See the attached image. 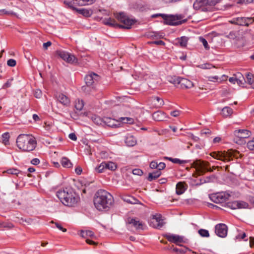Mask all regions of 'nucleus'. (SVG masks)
I'll return each mask as SVG.
<instances>
[{"instance_id":"nucleus-62","label":"nucleus","mask_w":254,"mask_h":254,"mask_svg":"<svg viewBox=\"0 0 254 254\" xmlns=\"http://www.w3.org/2000/svg\"><path fill=\"white\" fill-rule=\"evenodd\" d=\"M158 166H157V170H159L160 171L164 169L166 167V165L164 162H160L159 164H158Z\"/></svg>"},{"instance_id":"nucleus-56","label":"nucleus","mask_w":254,"mask_h":254,"mask_svg":"<svg viewBox=\"0 0 254 254\" xmlns=\"http://www.w3.org/2000/svg\"><path fill=\"white\" fill-rule=\"evenodd\" d=\"M16 61L14 59H9L7 62V64L10 67H13L16 65Z\"/></svg>"},{"instance_id":"nucleus-20","label":"nucleus","mask_w":254,"mask_h":254,"mask_svg":"<svg viewBox=\"0 0 254 254\" xmlns=\"http://www.w3.org/2000/svg\"><path fill=\"white\" fill-rule=\"evenodd\" d=\"M187 188L188 185L185 182H179L176 185V193L179 195L183 194Z\"/></svg>"},{"instance_id":"nucleus-38","label":"nucleus","mask_w":254,"mask_h":254,"mask_svg":"<svg viewBox=\"0 0 254 254\" xmlns=\"http://www.w3.org/2000/svg\"><path fill=\"white\" fill-rule=\"evenodd\" d=\"M165 158L166 159H168L169 161H171L172 162H173L174 163H176V164H181L185 163L186 162V161H185V160H180L178 158H173L171 157H165Z\"/></svg>"},{"instance_id":"nucleus-15","label":"nucleus","mask_w":254,"mask_h":254,"mask_svg":"<svg viewBox=\"0 0 254 254\" xmlns=\"http://www.w3.org/2000/svg\"><path fill=\"white\" fill-rule=\"evenodd\" d=\"M167 240L171 243L178 244L183 242V237L173 234H165L164 235Z\"/></svg>"},{"instance_id":"nucleus-33","label":"nucleus","mask_w":254,"mask_h":254,"mask_svg":"<svg viewBox=\"0 0 254 254\" xmlns=\"http://www.w3.org/2000/svg\"><path fill=\"white\" fill-rule=\"evenodd\" d=\"M66 62L69 64H76L78 63V59L73 55L69 54Z\"/></svg>"},{"instance_id":"nucleus-60","label":"nucleus","mask_w":254,"mask_h":254,"mask_svg":"<svg viewBox=\"0 0 254 254\" xmlns=\"http://www.w3.org/2000/svg\"><path fill=\"white\" fill-rule=\"evenodd\" d=\"M149 43L151 44H154L157 45H165V43L162 40H158V41H154L151 42H149Z\"/></svg>"},{"instance_id":"nucleus-37","label":"nucleus","mask_w":254,"mask_h":254,"mask_svg":"<svg viewBox=\"0 0 254 254\" xmlns=\"http://www.w3.org/2000/svg\"><path fill=\"white\" fill-rule=\"evenodd\" d=\"M79 0H64V3L70 8H73V4H78Z\"/></svg>"},{"instance_id":"nucleus-5","label":"nucleus","mask_w":254,"mask_h":254,"mask_svg":"<svg viewBox=\"0 0 254 254\" xmlns=\"http://www.w3.org/2000/svg\"><path fill=\"white\" fill-rule=\"evenodd\" d=\"M209 162L201 160H196L192 163V167L195 169L196 176H201L207 172H212L213 170L209 168Z\"/></svg>"},{"instance_id":"nucleus-27","label":"nucleus","mask_w":254,"mask_h":254,"mask_svg":"<svg viewBox=\"0 0 254 254\" xmlns=\"http://www.w3.org/2000/svg\"><path fill=\"white\" fill-rule=\"evenodd\" d=\"M61 163L64 167L71 168L72 166V164L70 161L66 157L62 158Z\"/></svg>"},{"instance_id":"nucleus-8","label":"nucleus","mask_w":254,"mask_h":254,"mask_svg":"<svg viewBox=\"0 0 254 254\" xmlns=\"http://www.w3.org/2000/svg\"><path fill=\"white\" fill-rule=\"evenodd\" d=\"M231 194L228 191L220 192L212 194L211 200L215 203H222L228 200Z\"/></svg>"},{"instance_id":"nucleus-17","label":"nucleus","mask_w":254,"mask_h":254,"mask_svg":"<svg viewBox=\"0 0 254 254\" xmlns=\"http://www.w3.org/2000/svg\"><path fill=\"white\" fill-rule=\"evenodd\" d=\"M234 133L237 138H246L250 136L251 132L247 129H239L235 130Z\"/></svg>"},{"instance_id":"nucleus-16","label":"nucleus","mask_w":254,"mask_h":254,"mask_svg":"<svg viewBox=\"0 0 254 254\" xmlns=\"http://www.w3.org/2000/svg\"><path fill=\"white\" fill-rule=\"evenodd\" d=\"M57 100L65 106H68L70 104L69 99L63 93H58L56 95Z\"/></svg>"},{"instance_id":"nucleus-23","label":"nucleus","mask_w":254,"mask_h":254,"mask_svg":"<svg viewBox=\"0 0 254 254\" xmlns=\"http://www.w3.org/2000/svg\"><path fill=\"white\" fill-rule=\"evenodd\" d=\"M161 175V172L159 170H156L152 173H150L148 174L147 180L149 182H151L154 180L157 179Z\"/></svg>"},{"instance_id":"nucleus-42","label":"nucleus","mask_w":254,"mask_h":254,"mask_svg":"<svg viewBox=\"0 0 254 254\" xmlns=\"http://www.w3.org/2000/svg\"><path fill=\"white\" fill-rule=\"evenodd\" d=\"M94 89V87L92 86H83L81 87V90L85 93L89 94L92 90Z\"/></svg>"},{"instance_id":"nucleus-35","label":"nucleus","mask_w":254,"mask_h":254,"mask_svg":"<svg viewBox=\"0 0 254 254\" xmlns=\"http://www.w3.org/2000/svg\"><path fill=\"white\" fill-rule=\"evenodd\" d=\"M120 122L125 124H131L134 123V120L133 118L128 117H121L119 119Z\"/></svg>"},{"instance_id":"nucleus-34","label":"nucleus","mask_w":254,"mask_h":254,"mask_svg":"<svg viewBox=\"0 0 254 254\" xmlns=\"http://www.w3.org/2000/svg\"><path fill=\"white\" fill-rule=\"evenodd\" d=\"M181 77L174 76L173 77H171L169 78L168 81L173 84H174L175 86H179L180 84Z\"/></svg>"},{"instance_id":"nucleus-55","label":"nucleus","mask_w":254,"mask_h":254,"mask_svg":"<svg viewBox=\"0 0 254 254\" xmlns=\"http://www.w3.org/2000/svg\"><path fill=\"white\" fill-rule=\"evenodd\" d=\"M107 120H108V121H106L105 122L107 123V125L108 126L111 127H117V126L116 124H114L112 123L113 121H114V120H112V119L110 118V119H107Z\"/></svg>"},{"instance_id":"nucleus-43","label":"nucleus","mask_w":254,"mask_h":254,"mask_svg":"<svg viewBox=\"0 0 254 254\" xmlns=\"http://www.w3.org/2000/svg\"><path fill=\"white\" fill-rule=\"evenodd\" d=\"M238 209L248 208L249 204L243 201H237Z\"/></svg>"},{"instance_id":"nucleus-10","label":"nucleus","mask_w":254,"mask_h":254,"mask_svg":"<svg viewBox=\"0 0 254 254\" xmlns=\"http://www.w3.org/2000/svg\"><path fill=\"white\" fill-rule=\"evenodd\" d=\"M127 227H134L136 230H143V224L137 218L128 217L126 221Z\"/></svg>"},{"instance_id":"nucleus-18","label":"nucleus","mask_w":254,"mask_h":254,"mask_svg":"<svg viewBox=\"0 0 254 254\" xmlns=\"http://www.w3.org/2000/svg\"><path fill=\"white\" fill-rule=\"evenodd\" d=\"M179 82V85L182 88L189 89L194 86L193 83L187 78L181 77L180 81Z\"/></svg>"},{"instance_id":"nucleus-45","label":"nucleus","mask_w":254,"mask_h":254,"mask_svg":"<svg viewBox=\"0 0 254 254\" xmlns=\"http://www.w3.org/2000/svg\"><path fill=\"white\" fill-rule=\"evenodd\" d=\"M198 234L202 237H209V234L208 231L205 229H201L198 230Z\"/></svg>"},{"instance_id":"nucleus-46","label":"nucleus","mask_w":254,"mask_h":254,"mask_svg":"<svg viewBox=\"0 0 254 254\" xmlns=\"http://www.w3.org/2000/svg\"><path fill=\"white\" fill-rule=\"evenodd\" d=\"M199 41L202 42L203 46L204 47L205 49L206 50H208L209 49V45L208 44V43L205 39L202 37H200L199 38Z\"/></svg>"},{"instance_id":"nucleus-3","label":"nucleus","mask_w":254,"mask_h":254,"mask_svg":"<svg viewBox=\"0 0 254 254\" xmlns=\"http://www.w3.org/2000/svg\"><path fill=\"white\" fill-rule=\"evenodd\" d=\"M16 144L20 149L23 151L29 152L35 148L37 142L30 135L20 134L17 138Z\"/></svg>"},{"instance_id":"nucleus-57","label":"nucleus","mask_w":254,"mask_h":254,"mask_svg":"<svg viewBox=\"0 0 254 254\" xmlns=\"http://www.w3.org/2000/svg\"><path fill=\"white\" fill-rule=\"evenodd\" d=\"M34 96L37 98H40L42 96V91L40 89H36L34 92Z\"/></svg>"},{"instance_id":"nucleus-58","label":"nucleus","mask_w":254,"mask_h":254,"mask_svg":"<svg viewBox=\"0 0 254 254\" xmlns=\"http://www.w3.org/2000/svg\"><path fill=\"white\" fill-rule=\"evenodd\" d=\"M245 138H237L236 139V143L239 144H243L246 143Z\"/></svg>"},{"instance_id":"nucleus-11","label":"nucleus","mask_w":254,"mask_h":254,"mask_svg":"<svg viewBox=\"0 0 254 254\" xmlns=\"http://www.w3.org/2000/svg\"><path fill=\"white\" fill-rule=\"evenodd\" d=\"M228 231V227L226 225L223 223L217 224L215 227V232L216 234L221 238L226 237Z\"/></svg>"},{"instance_id":"nucleus-30","label":"nucleus","mask_w":254,"mask_h":254,"mask_svg":"<svg viewBox=\"0 0 254 254\" xmlns=\"http://www.w3.org/2000/svg\"><path fill=\"white\" fill-rule=\"evenodd\" d=\"M236 44L238 47H243L246 44V40L244 37L238 36L236 41Z\"/></svg>"},{"instance_id":"nucleus-39","label":"nucleus","mask_w":254,"mask_h":254,"mask_svg":"<svg viewBox=\"0 0 254 254\" xmlns=\"http://www.w3.org/2000/svg\"><path fill=\"white\" fill-rule=\"evenodd\" d=\"M122 198L124 201L131 204L135 203V201L136 200L133 197L130 196H123Z\"/></svg>"},{"instance_id":"nucleus-61","label":"nucleus","mask_w":254,"mask_h":254,"mask_svg":"<svg viewBox=\"0 0 254 254\" xmlns=\"http://www.w3.org/2000/svg\"><path fill=\"white\" fill-rule=\"evenodd\" d=\"M158 166V163L155 161H152L150 163V167L151 169H156Z\"/></svg>"},{"instance_id":"nucleus-25","label":"nucleus","mask_w":254,"mask_h":254,"mask_svg":"<svg viewBox=\"0 0 254 254\" xmlns=\"http://www.w3.org/2000/svg\"><path fill=\"white\" fill-rule=\"evenodd\" d=\"M125 143L128 146H133L136 143V139L132 135H128L125 139Z\"/></svg>"},{"instance_id":"nucleus-64","label":"nucleus","mask_w":254,"mask_h":254,"mask_svg":"<svg viewBox=\"0 0 254 254\" xmlns=\"http://www.w3.org/2000/svg\"><path fill=\"white\" fill-rule=\"evenodd\" d=\"M234 76H235V77H236V80H238V79H244V78L243 75L241 73L239 72L235 74H234Z\"/></svg>"},{"instance_id":"nucleus-51","label":"nucleus","mask_w":254,"mask_h":254,"mask_svg":"<svg viewBox=\"0 0 254 254\" xmlns=\"http://www.w3.org/2000/svg\"><path fill=\"white\" fill-rule=\"evenodd\" d=\"M94 0H79L78 4L81 5H86L91 4Z\"/></svg>"},{"instance_id":"nucleus-2","label":"nucleus","mask_w":254,"mask_h":254,"mask_svg":"<svg viewBox=\"0 0 254 254\" xmlns=\"http://www.w3.org/2000/svg\"><path fill=\"white\" fill-rule=\"evenodd\" d=\"M57 196L65 206H74L79 201L80 198L71 188H65L57 192Z\"/></svg>"},{"instance_id":"nucleus-26","label":"nucleus","mask_w":254,"mask_h":254,"mask_svg":"<svg viewBox=\"0 0 254 254\" xmlns=\"http://www.w3.org/2000/svg\"><path fill=\"white\" fill-rule=\"evenodd\" d=\"M103 22L105 25H108L113 27H118V23L116 22L115 19L111 18L105 19Z\"/></svg>"},{"instance_id":"nucleus-12","label":"nucleus","mask_w":254,"mask_h":254,"mask_svg":"<svg viewBox=\"0 0 254 254\" xmlns=\"http://www.w3.org/2000/svg\"><path fill=\"white\" fill-rule=\"evenodd\" d=\"M165 223L163 222L160 215H155L153 216L151 225L153 227L160 229L164 225Z\"/></svg>"},{"instance_id":"nucleus-48","label":"nucleus","mask_w":254,"mask_h":254,"mask_svg":"<svg viewBox=\"0 0 254 254\" xmlns=\"http://www.w3.org/2000/svg\"><path fill=\"white\" fill-rule=\"evenodd\" d=\"M215 179V176L214 175H211L210 176H208L206 177L203 183H210V182H213Z\"/></svg>"},{"instance_id":"nucleus-59","label":"nucleus","mask_w":254,"mask_h":254,"mask_svg":"<svg viewBox=\"0 0 254 254\" xmlns=\"http://www.w3.org/2000/svg\"><path fill=\"white\" fill-rule=\"evenodd\" d=\"M238 37V36H236L235 33L234 32H230V33L227 35L228 38L233 39H236V40H237Z\"/></svg>"},{"instance_id":"nucleus-4","label":"nucleus","mask_w":254,"mask_h":254,"mask_svg":"<svg viewBox=\"0 0 254 254\" xmlns=\"http://www.w3.org/2000/svg\"><path fill=\"white\" fill-rule=\"evenodd\" d=\"M158 16L162 17L164 20V23L167 25L177 26L186 23L188 19L185 18V15L183 14L176 15H167L165 14L158 13L152 15V18Z\"/></svg>"},{"instance_id":"nucleus-7","label":"nucleus","mask_w":254,"mask_h":254,"mask_svg":"<svg viewBox=\"0 0 254 254\" xmlns=\"http://www.w3.org/2000/svg\"><path fill=\"white\" fill-rule=\"evenodd\" d=\"M116 18L123 24H118V27L120 28H124L129 29L131 28V26L136 21L135 19H130L123 12H119L116 15Z\"/></svg>"},{"instance_id":"nucleus-50","label":"nucleus","mask_w":254,"mask_h":254,"mask_svg":"<svg viewBox=\"0 0 254 254\" xmlns=\"http://www.w3.org/2000/svg\"><path fill=\"white\" fill-rule=\"evenodd\" d=\"M247 82L251 85H252L254 82V77L253 75L250 73L247 74Z\"/></svg>"},{"instance_id":"nucleus-32","label":"nucleus","mask_w":254,"mask_h":254,"mask_svg":"<svg viewBox=\"0 0 254 254\" xmlns=\"http://www.w3.org/2000/svg\"><path fill=\"white\" fill-rule=\"evenodd\" d=\"M188 39H189L188 37L186 36H182L181 38H178V43L181 47H185L187 45Z\"/></svg>"},{"instance_id":"nucleus-21","label":"nucleus","mask_w":254,"mask_h":254,"mask_svg":"<svg viewBox=\"0 0 254 254\" xmlns=\"http://www.w3.org/2000/svg\"><path fill=\"white\" fill-rule=\"evenodd\" d=\"M166 117L165 114L160 111L155 112L152 114L153 119L156 121H163Z\"/></svg>"},{"instance_id":"nucleus-22","label":"nucleus","mask_w":254,"mask_h":254,"mask_svg":"<svg viewBox=\"0 0 254 254\" xmlns=\"http://www.w3.org/2000/svg\"><path fill=\"white\" fill-rule=\"evenodd\" d=\"M80 236L85 239L88 238V237L93 239L96 237L94 232L90 230H81Z\"/></svg>"},{"instance_id":"nucleus-49","label":"nucleus","mask_w":254,"mask_h":254,"mask_svg":"<svg viewBox=\"0 0 254 254\" xmlns=\"http://www.w3.org/2000/svg\"><path fill=\"white\" fill-rule=\"evenodd\" d=\"M96 171L98 173H102L103 171L106 169L105 166H104V162H102L100 164L99 166L95 168Z\"/></svg>"},{"instance_id":"nucleus-14","label":"nucleus","mask_w":254,"mask_h":254,"mask_svg":"<svg viewBox=\"0 0 254 254\" xmlns=\"http://www.w3.org/2000/svg\"><path fill=\"white\" fill-rule=\"evenodd\" d=\"M210 155L213 158L223 161H227V155L226 151H217L212 152L210 153Z\"/></svg>"},{"instance_id":"nucleus-52","label":"nucleus","mask_w":254,"mask_h":254,"mask_svg":"<svg viewBox=\"0 0 254 254\" xmlns=\"http://www.w3.org/2000/svg\"><path fill=\"white\" fill-rule=\"evenodd\" d=\"M50 223L55 224L56 227L57 228H58L59 230L62 231L63 232H66V229L65 228H63L60 224L57 223V222H54L53 221H51Z\"/></svg>"},{"instance_id":"nucleus-28","label":"nucleus","mask_w":254,"mask_h":254,"mask_svg":"<svg viewBox=\"0 0 254 254\" xmlns=\"http://www.w3.org/2000/svg\"><path fill=\"white\" fill-rule=\"evenodd\" d=\"M56 54L63 60L67 61L69 53L64 51L59 50L56 52Z\"/></svg>"},{"instance_id":"nucleus-9","label":"nucleus","mask_w":254,"mask_h":254,"mask_svg":"<svg viewBox=\"0 0 254 254\" xmlns=\"http://www.w3.org/2000/svg\"><path fill=\"white\" fill-rule=\"evenodd\" d=\"M231 22L240 26H249L254 22V19L251 17H237L234 18Z\"/></svg>"},{"instance_id":"nucleus-40","label":"nucleus","mask_w":254,"mask_h":254,"mask_svg":"<svg viewBox=\"0 0 254 254\" xmlns=\"http://www.w3.org/2000/svg\"><path fill=\"white\" fill-rule=\"evenodd\" d=\"M84 106V102L83 100H78L75 102V108L77 110L81 111Z\"/></svg>"},{"instance_id":"nucleus-47","label":"nucleus","mask_w":254,"mask_h":254,"mask_svg":"<svg viewBox=\"0 0 254 254\" xmlns=\"http://www.w3.org/2000/svg\"><path fill=\"white\" fill-rule=\"evenodd\" d=\"M92 120L96 125H101L102 123V119L99 117L95 116L92 117Z\"/></svg>"},{"instance_id":"nucleus-53","label":"nucleus","mask_w":254,"mask_h":254,"mask_svg":"<svg viewBox=\"0 0 254 254\" xmlns=\"http://www.w3.org/2000/svg\"><path fill=\"white\" fill-rule=\"evenodd\" d=\"M247 147L251 150H254V138L253 140L248 141Z\"/></svg>"},{"instance_id":"nucleus-54","label":"nucleus","mask_w":254,"mask_h":254,"mask_svg":"<svg viewBox=\"0 0 254 254\" xmlns=\"http://www.w3.org/2000/svg\"><path fill=\"white\" fill-rule=\"evenodd\" d=\"M133 175L141 176L143 174V171L140 169H134L132 171Z\"/></svg>"},{"instance_id":"nucleus-31","label":"nucleus","mask_w":254,"mask_h":254,"mask_svg":"<svg viewBox=\"0 0 254 254\" xmlns=\"http://www.w3.org/2000/svg\"><path fill=\"white\" fill-rule=\"evenodd\" d=\"M106 169L115 170L117 168L116 164L113 162H104Z\"/></svg>"},{"instance_id":"nucleus-36","label":"nucleus","mask_w":254,"mask_h":254,"mask_svg":"<svg viewBox=\"0 0 254 254\" xmlns=\"http://www.w3.org/2000/svg\"><path fill=\"white\" fill-rule=\"evenodd\" d=\"M9 134L8 132H5L2 135L1 139L2 143L6 145L9 144Z\"/></svg>"},{"instance_id":"nucleus-1","label":"nucleus","mask_w":254,"mask_h":254,"mask_svg":"<svg viewBox=\"0 0 254 254\" xmlns=\"http://www.w3.org/2000/svg\"><path fill=\"white\" fill-rule=\"evenodd\" d=\"M94 204L99 211H107L113 204V196L104 190H99L95 193L94 197Z\"/></svg>"},{"instance_id":"nucleus-6","label":"nucleus","mask_w":254,"mask_h":254,"mask_svg":"<svg viewBox=\"0 0 254 254\" xmlns=\"http://www.w3.org/2000/svg\"><path fill=\"white\" fill-rule=\"evenodd\" d=\"M220 0H196L193 3V7L200 11H210L211 6L215 5Z\"/></svg>"},{"instance_id":"nucleus-13","label":"nucleus","mask_w":254,"mask_h":254,"mask_svg":"<svg viewBox=\"0 0 254 254\" xmlns=\"http://www.w3.org/2000/svg\"><path fill=\"white\" fill-rule=\"evenodd\" d=\"M100 79L99 76L94 72L86 75L84 78L86 85L88 86H92L96 81H98Z\"/></svg>"},{"instance_id":"nucleus-41","label":"nucleus","mask_w":254,"mask_h":254,"mask_svg":"<svg viewBox=\"0 0 254 254\" xmlns=\"http://www.w3.org/2000/svg\"><path fill=\"white\" fill-rule=\"evenodd\" d=\"M226 206L227 207L230 208L232 209H238L237 201H234L233 202H229L226 203Z\"/></svg>"},{"instance_id":"nucleus-19","label":"nucleus","mask_w":254,"mask_h":254,"mask_svg":"<svg viewBox=\"0 0 254 254\" xmlns=\"http://www.w3.org/2000/svg\"><path fill=\"white\" fill-rule=\"evenodd\" d=\"M226 155H227V162L231 161L233 157L238 158L239 155L242 156L238 151L233 149H229L226 151Z\"/></svg>"},{"instance_id":"nucleus-63","label":"nucleus","mask_w":254,"mask_h":254,"mask_svg":"<svg viewBox=\"0 0 254 254\" xmlns=\"http://www.w3.org/2000/svg\"><path fill=\"white\" fill-rule=\"evenodd\" d=\"M154 100H156L157 101V102L158 103V104H159L158 105L159 106H161L164 104L163 100L161 98H160L158 97H154Z\"/></svg>"},{"instance_id":"nucleus-24","label":"nucleus","mask_w":254,"mask_h":254,"mask_svg":"<svg viewBox=\"0 0 254 254\" xmlns=\"http://www.w3.org/2000/svg\"><path fill=\"white\" fill-rule=\"evenodd\" d=\"M76 11L85 17H90L92 14V10L85 8H75Z\"/></svg>"},{"instance_id":"nucleus-44","label":"nucleus","mask_w":254,"mask_h":254,"mask_svg":"<svg viewBox=\"0 0 254 254\" xmlns=\"http://www.w3.org/2000/svg\"><path fill=\"white\" fill-rule=\"evenodd\" d=\"M6 172L8 174L15 175L18 176V175L21 172L18 169L15 168H10L7 170Z\"/></svg>"},{"instance_id":"nucleus-29","label":"nucleus","mask_w":254,"mask_h":254,"mask_svg":"<svg viewBox=\"0 0 254 254\" xmlns=\"http://www.w3.org/2000/svg\"><path fill=\"white\" fill-rule=\"evenodd\" d=\"M233 113V110L229 107H225L222 109V115L224 117H229Z\"/></svg>"}]
</instances>
